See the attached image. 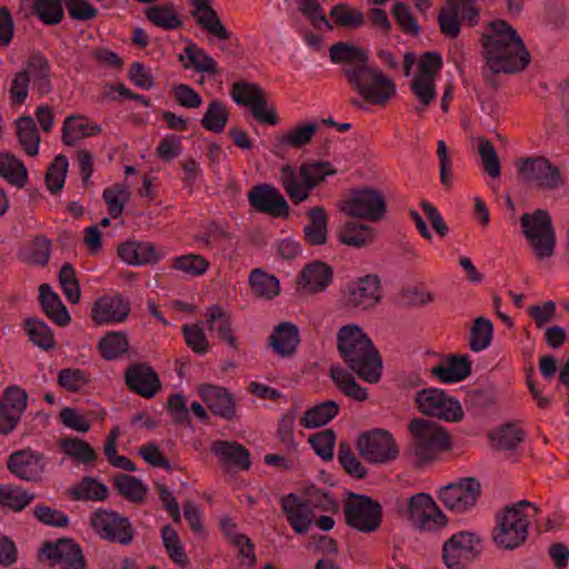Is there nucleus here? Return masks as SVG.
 I'll return each mask as SVG.
<instances>
[{
  "mask_svg": "<svg viewBox=\"0 0 569 569\" xmlns=\"http://www.w3.org/2000/svg\"><path fill=\"white\" fill-rule=\"evenodd\" d=\"M491 33L480 38L486 67L496 72L512 74L525 70L531 57L525 42L506 20H493L488 24Z\"/></svg>",
  "mask_w": 569,
  "mask_h": 569,
  "instance_id": "nucleus-1",
  "label": "nucleus"
},
{
  "mask_svg": "<svg viewBox=\"0 0 569 569\" xmlns=\"http://www.w3.org/2000/svg\"><path fill=\"white\" fill-rule=\"evenodd\" d=\"M337 350L348 369L361 380L377 383L381 379V355L360 326L346 325L338 330Z\"/></svg>",
  "mask_w": 569,
  "mask_h": 569,
  "instance_id": "nucleus-2",
  "label": "nucleus"
},
{
  "mask_svg": "<svg viewBox=\"0 0 569 569\" xmlns=\"http://www.w3.org/2000/svg\"><path fill=\"white\" fill-rule=\"evenodd\" d=\"M408 431L411 441L406 455L417 469L437 460L441 452L451 450L452 438L450 433L437 422L423 418H413L408 425Z\"/></svg>",
  "mask_w": 569,
  "mask_h": 569,
  "instance_id": "nucleus-3",
  "label": "nucleus"
},
{
  "mask_svg": "<svg viewBox=\"0 0 569 569\" xmlns=\"http://www.w3.org/2000/svg\"><path fill=\"white\" fill-rule=\"evenodd\" d=\"M338 170L329 161L313 160L301 163L299 177L293 167L281 168L280 182L292 203L299 204L308 200L310 192Z\"/></svg>",
  "mask_w": 569,
  "mask_h": 569,
  "instance_id": "nucleus-4",
  "label": "nucleus"
},
{
  "mask_svg": "<svg viewBox=\"0 0 569 569\" xmlns=\"http://www.w3.org/2000/svg\"><path fill=\"white\" fill-rule=\"evenodd\" d=\"M525 508H531L538 513V507L527 500L506 506L496 516V527L492 530L495 543L506 550L520 547L528 538L529 516Z\"/></svg>",
  "mask_w": 569,
  "mask_h": 569,
  "instance_id": "nucleus-5",
  "label": "nucleus"
},
{
  "mask_svg": "<svg viewBox=\"0 0 569 569\" xmlns=\"http://www.w3.org/2000/svg\"><path fill=\"white\" fill-rule=\"evenodd\" d=\"M348 84L372 106H386L397 93L393 80L369 64L353 72Z\"/></svg>",
  "mask_w": 569,
  "mask_h": 569,
  "instance_id": "nucleus-6",
  "label": "nucleus"
},
{
  "mask_svg": "<svg viewBox=\"0 0 569 569\" xmlns=\"http://www.w3.org/2000/svg\"><path fill=\"white\" fill-rule=\"evenodd\" d=\"M346 525L363 533L376 532L382 522V506L367 495L348 492L343 502Z\"/></svg>",
  "mask_w": 569,
  "mask_h": 569,
  "instance_id": "nucleus-7",
  "label": "nucleus"
},
{
  "mask_svg": "<svg viewBox=\"0 0 569 569\" xmlns=\"http://www.w3.org/2000/svg\"><path fill=\"white\" fill-rule=\"evenodd\" d=\"M520 226L538 259L551 257L555 252L556 234L549 212L537 209L533 213L525 212Z\"/></svg>",
  "mask_w": 569,
  "mask_h": 569,
  "instance_id": "nucleus-8",
  "label": "nucleus"
},
{
  "mask_svg": "<svg viewBox=\"0 0 569 569\" xmlns=\"http://www.w3.org/2000/svg\"><path fill=\"white\" fill-rule=\"evenodd\" d=\"M49 465L50 458L31 447L12 451L6 460V467L12 476L33 485L44 481Z\"/></svg>",
  "mask_w": 569,
  "mask_h": 569,
  "instance_id": "nucleus-9",
  "label": "nucleus"
},
{
  "mask_svg": "<svg viewBox=\"0 0 569 569\" xmlns=\"http://www.w3.org/2000/svg\"><path fill=\"white\" fill-rule=\"evenodd\" d=\"M482 539L471 531H459L442 545V559L448 569H466L481 555Z\"/></svg>",
  "mask_w": 569,
  "mask_h": 569,
  "instance_id": "nucleus-10",
  "label": "nucleus"
},
{
  "mask_svg": "<svg viewBox=\"0 0 569 569\" xmlns=\"http://www.w3.org/2000/svg\"><path fill=\"white\" fill-rule=\"evenodd\" d=\"M359 455L370 463L385 465L396 460L399 448L393 436L385 429L362 431L356 442Z\"/></svg>",
  "mask_w": 569,
  "mask_h": 569,
  "instance_id": "nucleus-11",
  "label": "nucleus"
},
{
  "mask_svg": "<svg viewBox=\"0 0 569 569\" xmlns=\"http://www.w3.org/2000/svg\"><path fill=\"white\" fill-rule=\"evenodd\" d=\"M341 211L352 218L380 221L386 216L387 203L381 191L363 187L351 190L350 196L342 202Z\"/></svg>",
  "mask_w": 569,
  "mask_h": 569,
  "instance_id": "nucleus-12",
  "label": "nucleus"
},
{
  "mask_svg": "<svg viewBox=\"0 0 569 569\" xmlns=\"http://www.w3.org/2000/svg\"><path fill=\"white\" fill-rule=\"evenodd\" d=\"M230 94L237 104L249 107L259 123L269 126L279 123L274 107H268L266 91L259 84L246 81L234 82Z\"/></svg>",
  "mask_w": 569,
  "mask_h": 569,
  "instance_id": "nucleus-13",
  "label": "nucleus"
},
{
  "mask_svg": "<svg viewBox=\"0 0 569 569\" xmlns=\"http://www.w3.org/2000/svg\"><path fill=\"white\" fill-rule=\"evenodd\" d=\"M479 16L480 9L476 0H446V6L438 14L440 32L456 39L460 34L462 22L476 27L479 23Z\"/></svg>",
  "mask_w": 569,
  "mask_h": 569,
  "instance_id": "nucleus-14",
  "label": "nucleus"
},
{
  "mask_svg": "<svg viewBox=\"0 0 569 569\" xmlns=\"http://www.w3.org/2000/svg\"><path fill=\"white\" fill-rule=\"evenodd\" d=\"M522 182L533 184L542 190H556L563 184L558 167L545 157L520 158L516 162Z\"/></svg>",
  "mask_w": 569,
  "mask_h": 569,
  "instance_id": "nucleus-15",
  "label": "nucleus"
},
{
  "mask_svg": "<svg viewBox=\"0 0 569 569\" xmlns=\"http://www.w3.org/2000/svg\"><path fill=\"white\" fill-rule=\"evenodd\" d=\"M480 496V481L475 477H463L442 487L438 493V499L448 510L460 515L471 510L477 505Z\"/></svg>",
  "mask_w": 569,
  "mask_h": 569,
  "instance_id": "nucleus-16",
  "label": "nucleus"
},
{
  "mask_svg": "<svg viewBox=\"0 0 569 569\" xmlns=\"http://www.w3.org/2000/svg\"><path fill=\"white\" fill-rule=\"evenodd\" d=\"M416 402L421 413L445 421L458 422L463 418L460 402L438 388L422 389L417 392Z\"/></svg>",
  "mask_w": 569,
  "mask_h": 569,
  "instance_id": "nucleus-17",
  "label": "nucleus"
},
{
  "mask_svg": "<svg viewBox=\"0 0 569 569\" xmlns=\"http://www.w3.org/2000/svg\"><path fill=\"white\" fill-rule=\"evenodd\" d=\"M92 529L104 540L128 546L134 537V529L127 517L117 511L98 509L90 519Z\"/></svg>",
  "mask_w": 569,
  "mask_h": 569,
  "instance_id": "nucleus-18",
  "label": "nucleus"
},
{
  "mask_svg": "<svg viewBox=\"0 0 569 569\" xmlns=\"http://www.w3.org/2000/svg\"><path fill=\"white\" fill-rule=\"evenodd\" d=\"M408 519L419 530L437 531L448 523L431 495L419 492L410 497L407 508Z\"/></svg>",
  "mask_w": 569,
  "mask_h": 569,
  "instance_id": "nucleus-19",
  "label": "nucleus"
},
{
  "mask_svg": "<svg viewBox=\"0 0 569 569\" xmlns=\"http://www.w3.org/2000/svg\"><path fill=\"white\" fill-rule=\"evenodd\" d=\"M381 300V282L377 274L350 281L342 290L343 305L351 310H368Z\"/></svg>",
  "mask_w": 569,
  "mask_h": 569,
  "instance_id": "nucleus-20",
  "label": "nucleus"
},
{
  "mask_svg": "<svg viewBox=\"0 0 569 569\" xmlns=\"http://www.w3.org/2000/svg\"><path fill=\"white\" fill-rule=\"evenodd\" d=\"M28 392L18 385L8 386L0 397V436H9L28 407Z\"/></svg>",
  "mask_w": 569,
  "mask_h": 569,
  "instance_id": "nucleus-21",
  "label": "nucleus"
},
{
  "mask_svg": "<svg viewBox=\"0 0 569 569\" xmlns=\"http://www.w3.org/2000/svg\"><path fill=\"white\" fill-rule=\"evenodd\" d=\"M41 553L51 565H60L61 569H84L87 565L81 547L71 538L44 541Z\"/></svg>",
  "mask_w": 569,
  "mask_h": 569,
  "instance_id": "nucleus-22",
  "label": "nucleus"
},
{
  "mask_svg": "<svg viewBox=\"0 0 569 569\" xmlns=\"http://www.w3.org/2000/svg\"><path fill=\"white\" fill-rule=\"evenodd\" d=\"M248 200L258 212L270 214L274 218H287L289 204L280 191L272 184L261 183L253 186Z\"/></svg>",
  "mask_w": 569,
  "mask_h": 569,
  "instance_id": "nucleus-23",
  "label": "nucleus"
},
{
  "mask_svg": "<svg viewBox=\"0 0 569 569\" xmlns=\"http://www.w3.org/2000/svg\"><path fill=\"white\" fill-rule=\"evenodd\" d=\"M131 310L130 301L121 293L103 295L91 308V319L96 325L121 323Z\"/></svg>",
  "mask_w": 569,
  "mask_h": 569,
  "instance_id": "nucleus-24",
  "label": "nucleus"
},
{
  "mask_svg": "<svg viewBox=\"0 0 569 569\" xmlns=\"http://www.w3.org/2000/svg\"><path fill=\"white\" fill-rule=\"evenodd\" d=\"M128 389L146 399L153 398L161 390V381L154 369L147 362L130 365L124 371Z\"/></svg>",
  "mask_w": 569,
  "mask_h": 569,
  "instance_id": "nucleus-25",
  "label": "nucleus"
},
{
  "mask_svg": "<svg viewBox=\"0 0 569 569\" xmlns=\"http://www.w3.org/2000/svg\"><path fill=\"white\" fill-rule=\"evenodd\" d=\"M333 280V268L327 262L313 260L307 263L296 279L298 291L316 295L327 290Z\"/></svg>",
  "mask_w": 569,
  "mask_h": 569,
  "instance_id": "nucleus-26",
  "label": "nucleus"
},
{
  "mask_svg": "<svg viewBox=\"0 0 569 569\" xmlns=\"http://www.w3.org/2000/svg\"><path fill=\"white\" fill-rule=\"evenodd\" d=\"M329 57L332 63L347 66L341 70L347 82L353 72L367 67L370 59L368 50L342 41L330 47Z\"/></svg>",
  "mask_w": 569,
  "mask_h": 569,
  "instance_id": "nucleus-27",
  "label": "nucleus"
},
{
  "mask_svg": "<svg viewBox=\"0 0 569 569\" xmlns=\"http://www.w3.org/2000/svg\"><path fill=\"white\" fill-rule=\"evenodd\" d=\"M199 396L213 416L228 421L232 420L236 416V400L227 388L214 385H203L199 389Z\"/></svg>",
  "mask_w": 569,
  "mask_h": 569,
  "instance_id": "nucleus-28",
  "label": "nucleus"
},
{
  "mask_svg": "<svg viewBox=\"0 0 569 569\" xmlns=\"http://www.w3.org/2000/svg\"><path fill=\"white\" fill-rule=\"evenodd\" d=\"M431 375L442 383H456L471 375L468 355H448L431 368Z\"/></svg>",
  "mask_w": 569,
  "mask_h": 569,
  "instance_id": "nucleus-29",
  "label": "nucleus"
},
{
  "mask_svg": "<svg viewBox=\"0 0 569 569\" xmlns=\"http://www.w3.org/2000/svg\"><path fill=\"white\" fill-rule=\"evenodd\" d=\"M286 518L297 533L308 532L313 519V510L296 493L283 496L280 500Z\"/></svg>",
  "mask_w": 569,
  "mask_h": 569,
  "instance_id": "nucleus-30",
  "label": "nucleus"
},
{
  "mask_svg": "<svg viewBox=\"0 0 569 569\" xmlns=\"http://www.w3.org/2000/svg\"><path fill=\"white\" fill-rule=\"evenodd\" d=\"M210 450L226 468L233 467L240 470H249L251 468L250 451L237 441L216 440L211 443Z\"/></svg>",
  "mask_w": 569,
  "mask_h": 569,
  "instance_id": "nucleus-31",
  "label": "nucleus"
},
{
  "mask_svg": "<svg viewBox=\"0 0 569 569\" xmlns=\"http://www.w3.org/2000/svg\"><path fill=\"white\" fill-rule=\"evenodd\" d=\"M194 8L191 16L197 23L219 40H230L232 33L224 27L217 11L211 7V0H188Z\"/></svg>",
  "mask_w": 569,
  "mask_h": 569,
  "instance_id": "nucleus-32",
  "label": "nucleus"
},
{
  "mask_svg": "<svg viewBox=\"0 0 569 569\" xmlns=\"http://www.w3.org/2000/svg\"><path fill=\"white\" fill-rule=\"evenodd\" d=\"M269 342L278 356L282 358L293 356L300 343L298 327L288 321L279 323L270 335Z\"/></svg>",
  "mask_w": 569,
  "mask_h": 569,
  "instance_id": "nucleus-33",
  "label": "nucleus"
},
{
  "mask_svg": "<svg viewBox=\"0 0 569 569\" xmlns=\"http://www.w3.org/2000/svg\"><path fill=\"white\" fill-rule=\"evenodd\" d=\"M39 303L43 313L57 326L67 327L71 322V317L66 306L62 303L58 293L51 289L50 284H40Z\"/></svg>",
  "mask_w": 569,
  "mask_h": 569,
  "instance_id": "nucleus-34",
  "label": "nucleus"
},
{
  "mask_svg": "<svg viewBox=\"0 0 569 569\" xmlns=\"http://www.w3.org/2000/svg\"><path fill=\"white\" fill-rule=\"evenodd\" d=\"M118 256L122 261L132 266L157 263L159 256L150 242L126 241L119 244Z\"/></svg>",
  "mask_w": 569,
  "mask_h": 569,
  "instance_id": "nucleus-35",
  "label": "nucleus"
},
{
  "mask_svg": "<svg viewBox=\"0 0 569 569\" xmlns=\"http://www.w3.org/2000/svg\"><path fill=\"white\" fill-rule=\"evenodd\" d=\"M209 331H217L219 338L231 348L238 349L237 338L231 328V316L220 305H212L204 313Z\"/></svg>",
  "mask_w": 569,
  "mask_h": 569,
  "instance_id": "nucleus-36",
  "label": "nucleus"
},
{
  "mask_svg": "<svg viewBox=\"0 0 569 569\" xmlns=\"http://www.w3.org/2000/svg\"><path fill=\"white\" fill-rule=\"evenodd\" d=\"M308 224L303 228L305 240L309 246H323L328 240L329 216L321 206L308 210Z\"/></svg>",
  "mask_w": 569,
  "mask_h": 569,
  "instance_id": "nucleus-37",
  "label": "nucleus"
},
{
  "mask_svg": "<svg viewBox=\"0 0 569 569\" xmlns=\"http://www.w3.org/2000/svg\"><path fill=\"white\" fill-rule=\"evenodd\" d=\"M526 431L519 422H507L489 433V439L496 450H515L525 441Z\"/></svg>",
  "mask_w": 569,
  "mask_h": 569,
  "instance_id": "nucleus-38",
  "label": "nucleus"
},
{
  "mask_svg": "<svg viewBox=\"0 0 569 569\" xmlns=\"http://www.w3.org/2000/svg\"><path fill=\"white\" fill-rule=\"evenodd\" d=\"M86 117L69 116L64 119L62 126V142L66 146H73L77 140L97 136L101 132V127L97 123L88 124Z\"/></svg>",
  "mask_w": 569,
  "mask_h": 569,
  "instance_id": "nucleus-39",
  "label": "nucleus"
},
{
  "mask_svg": "<svg viewBox=\"0 0 569 569\" xmlns=\"http://www.w3.org/2000/svg\"><path fill=\"white\" fill-rule=\"evenodd\" d=\"M329 376L337 389L345 396L356 401H365L368 398L367 388L360 386L351 372L339 365L330 367Z\"/></svg>",
  "mask_w": 569,
  "mask_h": 569,
  "instance_id": "nucleus-40",
  "label": "nucleus"
},
{
  "mask_svg": "<svg viewBox=\"0 0 569 569\" xmlns=\"http://www.w3.org/2000/svg\"><path fill=\"white\" fill-rule=\"evenodd\" d=\"M375 236V230L370 226L356 221L346 222L338 232V239L342 244L355 248L369 246Z\"/></svg>",
  "mask_w": 569,
  "mask_h": 569,
  "instance_id": "nucleus-41",
  "label": "nucleus"
},
{
  "mask_svg": "<svg viewBox=\"0 0 569 569\" xmlns=\"http://www.w3.org/2000/svg\"><path fill=\"white\" fill-rule=\"evenodd\" d=\"M340 411V406L333 400H327L309 408L300 418V425L306 429L322 427L335 419Z\"/></svg>",
  "mask_w": 569,
  "mask_h": 569,
  "instance_id": "nucleus-42",
  "label": "nucleus"
},
{
  "mask_svg": "<svg viewBox=\"0 0 569 569\" xmlns=\"http://www.w3.org/2000/svg\"><path fill=\"white\" fill-rule=\"evenodd\" d=\"M68 492L74 501H104L109 496L108 487L92 477H83Z\"/></svg>",
  "mask_w": 569,
  "mask_h": 569,
  "instance_id": "nucleus-43",
  "label": "nucleus"
},
{
  "mask_svg": "<svg viewBox=\"0 0 569 569\" xmlns=\"http://www.w3.org/2000/svg\"><path fill=\"white\" fill-rule=\"evenodd\" d=\"M249 284L252 293L260 299L271 300L280 292L278 278L259 268L251 270Z\"/></svg>",
  "mask_w": 569,
  "mask_h": 569,
  "instance_id": "nucleus-44",
  "label": "nucleus"
},
{
  "mask_svg": "<svg viewBox=\"0 0 569 569\" xmlns=\"http://www.w3.org/2000/svg\"><path fill=\"white\" fill-rule=\"evenodd\" d=\"M463 402L467 410L478 413L496 402V388L491 382H479L466 391Z\"/></svg>",
  "mask_w": 569,
  "mask_h": 569,
  "instance_id": "nucleus-45",
  "label": "nucleus"
},
{
  "mask_svg": "<svg viewBox=\"0 0 569 569\" xmlns=\"http://www.w3.org/2000/svg\"><path fill=\"white\" fill-rule=\"evenodd\" d=\"M114 489L124 499L133 503H142L146 500L148 488L143 482L127 473H119L112 480Z\"/></svg>",
  "mask_w": 569,
  "mask_h": 569,
  "instance_id": "nucleus-46",
  "label": "nucleus"
},
{
  "mask_svg": "<svg viewBox=\"0 0 569 569\" xmlns=\"http://www.w3.org/2000/svg\"><path fill=\"white\" fill-rule=\"evenodd\" d=\"M17 137L28 156L34 157L38 154L41 138L31 116H22L17 120Z\"/></svg>",
  "mask_w": 569,
  "mask_h": 569,
  "instance_id": "nucleus-47",
  "label": "nucleus"
},
{
  "mask_svg": "<svg viewBox=\"0 0 569 569\" xmlns=\"http://www.w3.org/2000/svg\"><path fill=\"white\" fill-rule=\"evenodd\" d=\"M97 349L103 360L112 361L127 353L129 340L124 332L111 331L100 338Z\"/></svg>",
  "mask_w": 569,
  "mask_h": 569,
  "instance_id": "nucleus-48",
  "label": "nucleus"
},
{
  "mask_svg": "<svg viewBox=\"0 0 569 569\" xmlns=\"http://www.w3.org/2000/svg\"><path fill=\"white\" fill-rule=\"evenodd\" d=\"M0 176L17 188H23L28 182L24 163L11 153L0 154Z\"/></svg>",
  "mask_w": 569,
  "mask_h": 569,
  "instance_id": "nucleus-49",
  "label": "nucleus"
},
{
  "mask_svg": "<svg viewBox=\"0 0 569 569\" xmlns=\"http://www.w3.org/2000/svg\"><path fill=\"white\" fill-rule=\"evenodd\" d=\"M29 340L43 350H51L56 347V340L50 327L39 318H28L22 325Z\"/></svg>",
  "mask_w": 569,
  "mask_h": 569,
  "instance_id": "nucleus-50",
  "label": "nucleus"
},
{
  "mask_svg": "<svg viewBox=\"0 0 569 569\" xmlns=\"http://www.w3.org/2000/svg\"><path fill=\"white\" fill-rule=\"evenodd\" d=\"M36 498L33 493L20 486H0V506L16 512L22 511Z\"/></svg>",
  "mask_w": 569,
  "mask_h": 569,
  "instance_id": "nucleus-51",
  "label": "nucleus"
},
{
  "mask_svg": "<svg viewBox=\"0 0 569 569\" xmlns=\"http://www.w3.org/2000/svg\"><path fill=\"white\" fill-rule=\"evenodd\" d=\"M183 52L187 58V62L183 63L186 69L193 68L197 72H206L209 74L217 73L218 64L216 60L210 57L204 49L199 47L197 43L190 42Z\"/></svg>",
  "mask_w": 569,
  "mask_h": 569,
  "instance_id": "nucleus-52",
  "label": "nucleus"
},
{
  "mask_svg": "<svg viewBox=\"0 0 569 569\" xmlns=\"http://www.w3.org/2000/svg\"><path fill=\"white\" fill-rule=\"evenodd\" d=\"M229 114L227 106L222 101L214 99L209 102L200 123L206 130L220 133L228 123Z\"/></svg>",
  "mask_w": 569,
  "mask_h": 569,
  "instance_id": "nucleus-53",
  "label": "nucleus"
},
{
  "mask_svg": "<svg viewBox=\"0 0 569 569\" xmlns=\"http://www.w3.org/2000/svg\"><path fill=\"white\" fill-rule=\"evenodd\" d=\"M146 17L152 24L164 30H174L183 26L182 20L176 13L174 7L171 3L147 8Z\"/></svg>",
  "mask_w": 569,
  "mask_h": 569,
  "instance_id": "nucleus-54",
  "label": "nucleus"
},
{
  "mask_svg": "<svg viewBox=\"0 0 569 569\" xmlns=\"http://www.w3.org/2000/svg\"><path fill=\"white\" fill-rule=\"evenodd\" d=\"M59 447L66 455L82 463H92L97 460L94 449L87 441L80 438H62L59 440Z\"/></svg>",
  "mask_w": 569,
  "mask_h": 569,
  "instance_id": "nucleus-55",
  "label": "nucleus"
},
{
  "mask_svg": "<svg viewBox=\"0 0 569 569\" xmlns=\"http://www.w3.org/2000/svg\"><path fill=\"white\" fill-rule=\"evenodd\" d=\"M493 336V323L485 317H477L470 330L469 347L473 352L487 349Z\"/></svg>",
  "mask_w": 569,
  "mask_h": 569,
  "instance_id": "nucleus-56",
  "label": "nucleus"
},
{
  "mask_svg": "<svg viewBox=\"0 0 569 569\" xmlns=\"http://www.w3.org/2000/svg\"><path fill=\"white\" fill-rule=\"evenodd\" d=\"M32 12L47 26H57L64 18L61 0H33Z\"/></svg>",
  "mask_w": 569,
  "mask_h": 569,
  "instance_id": "nucleus-57",
  "label": "nucleus"
},
{
  "mask_svg": "<svg viewBox=\"0 0 569 569\" xmlns=\"http://www.w3.org/2000/svg\"><path fill=\"white\" fill-rule=\"evenodd\" d=\"M69 167L68 158L64 154H58L49 164L46 172L44 181L48 190L57 194L64 186Z\"/></svg>",
  "mask_w": 569,
  "mask_h": 569,
  "instance_id": "nucleus-58",
  "label": "nucleus"
},
{
  "mask_svg": "<svg viewBox=\"0 0 569 569\" xmlns=\"http://www.w3.org/2000/svg\"><path fill=\"white\" fill-rule=\"evenodd\" d=\"M303 501L313 510L337 512L338 502L329 491L318 488L315 485L307 487L303 491Z\"/></svg>",
  "mask_w": 569,
  "mask_h": 569,
  "instance_id": "nucleus-59",
  "label": "nucleus"
},
{
  "mask_svg": "<svg viewBox=\"0 0 569 569\" xmlns=\"http://www.w3.org/2000/svg\"><path fill=\"white\" fill-rule=\"evenodd\" d=\"M330 17L339 27L357 29L365 24L362 11L351 8L348 3H338L330 10Z\"/></svg>",
  "mask_w": 569,
  "mask_h": 569,
  "instance_id": "nucleus-60",
  "label": "nucleus"
},
{
  "mask_svg": "<svg viewBox=\"0 0 569 569\" xmlns=\"http://www.w3.org/2000/svg\"><path fill=\"white\" fill-rule=\"evenodd\" d=\"M209 267L210 262L203 256L194 253L174 257L171 262V268L192 277L204 274Z\"/></svg>",
  "mask_w": 569,
  "mask_h": 569,
  "instance_id": "nucleus-61",
  "label": "nucleus"
},
{
  "mask_svg": "<svg viewBox=\"0 0 569 569\" xmlns=\"http://www.w3.org/2000/svg\"><path fill=\"white\" fill-rule=\"evenodd\" d=\"M317 130L318 124L316 122H306L289 130L279 139V142L292 148H301L312 140Z\"/></svg>",
  "mask_w": 569,
  "mask_h": 569,
  "instance_id": "nucleus-62",
  "label": "nucleus"
},
{
  "mask_svg": "<svg viewBox=\"0 0 569 569\" xmlns=\"http://www.w3.org/2000/svg\"><path fill=\"white\" fill-rule=\"evenodd\" d=\"M58 278L67 300L73 305L78 303L81 297V289L73 266L69 262L62 264Z\"/></svg>",
  "mask_w": 569,
  "mask_h": 569,
  "instance_id": "nucleus-63",
  "label": "nucleus"
},
{
  "mask_svg": "<svg viewBox=\"0 0 569 569\" xmlns=\"http://www.w3.org/2000/svg\"><path fill=\"white\" fill-rule=\"evenodd\" d=\"M129 196L130 193L127 191V188L121 184H113L103 190L102 198L108 207L109 214L113 219L121 217Z\"/></svg>",
  "mask_w": 569,
  "mask_h": 569,
  "instance_id": "nucleus-64",
  "label": "nucleus"
}]
</instances>
